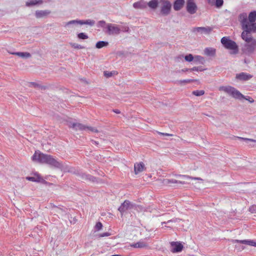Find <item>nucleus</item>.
I'll list each match as a JSON object with an SVG mask.
<instances>
[{
	"mask_svg": "<svg viewBox=\"0 0 256 256\" xmlns=\"http://www.w3.org/2000/svg\"><path fill=\"white\" fill-rule=\"evenodd\" d=\"M134 172L138 174L144 170V164L143 162L136 163L134 164Z\"/></svg>",
	"mask_w": 256,
	"mask_h": 256,
	"instance_id": "nucleus-20",
	"label": "nucleus"
},
{
	"mask_svg": "<svg viewBox=\"0 0 256 256\" xmlns=\"http://www.w3.org/2000/svg\"><path fill=\"white\" fill-rule=\"evenodd\" d=\"M256 48V40L255 39L246 42L244 44V50L246 53H252Z\"/></svg>",
	"mask_w": 256,
	"mask_h": 256,
	"instance_id": "nucleus-8",
	"label": "nucleus"
},
{
	"mask_svg": "<svg viewBox=\"0 0 256 256\" xmlns=\"http://www.w3.org/2000/svg\"><path fill=\"white\" fill-rule=\"evenodd\" d=\"M108 45V42L106 41H99L96 44V48L98 49L102 48L104 47L107 46Z\"/></svg>",
	"mask_w": 256,
	"mask_h": 256,
	"instance_id": "nucleus-25",
	"label": "nucleus"
},
{
	"mask_svg": "<svg viewBox=\"0 0 256 256\" xmlns=\"http://www.w3.org/2000/svg\"><path fill=\"white\" fill-rule=\"evenodd\" d=\"M158 134L160 135H162V136H172L173 134H168V133H164V132H158Z\"/></svg>",
	"mask_w": 256,
	"mask_h": 256,
	"instance_id": "nucleus-39",
	"label": "nucleus"
},
{
	"mask_svg": "<svg viewBox=\"0 0 256 256\" xmlns=\"http://www.w3.org/2000/svg\"><path fill=\"white\" fill-rule=\"evenodd\" d=\"M184 0H175L173 4V8L175 11H180L184 7Z\"/></svg>",
	"mask_w": 256,
	"mask_h": 256,
	"instance_id": "nucleus-15",
	"label": "nucleus"
},
{
	"mask_svg": "<svg viewBox=\"0 0 256 256\" xmlns=\"http://www.w3.org/2000/svg\"><path fill=\"white\" fill-rule=\"evenodd\" d=\"M176 178L182 179V180H178L174 179H166L164 180V182L165 184H188L187 180H202L200 178L192 177L188 175L182 174H175Z\"/></svg>",
	"mask_w": 256,
	"mask_h": 256,
	"instance_id": "nucleus-4",
	"label": "nucleus"
},
{
	"mask_svg": "<svg viewBox=\"0 0 256 256\" xmlns=\"http://www.w3.org/2000/svg\"><path fill=\"white\" fill-rule=\"evenodd\" d=\"M172 252H180L183 248V246L179 242H172L170 243Z\"/></svg>",
	"mask_w": 256,
	"mask_h": 256,
	"instance_id": "nucleus-14",
	"label": "nucleus"
},
{
	"mask_svg": "<svg viewBox=\"0 0 256 256\" xmlns=\"http://www.w3.org/2000/svg\"><path fill=\"white\" fill-rule=\"evenodd\" d=\"M114 256H120L118 254H114Z\"/></svg>",
	"mask_w": 256,
	"mask_h": 256,
	"instance_id": "nucleus-50",
	"label": "nucleus"
},
{
	"mask_svg": "<svg viewBox=\"0 0 256 256\" xmlns=\"http://www.w3.org/2000/svg\"><path fill=\"white\" fill-rule=\"evenodd\" d=\"M102 228V224L100 222H98L96 224L95 226V229L96 230L98 231L100 230Z\"/></svg>",
	"mask_w": 256,
	"mask_h": 256,
	"instance_id": "nucleus-37",
	"label": "nucleus"
},
{
	"mask_svg": "<svg viewBox=\"0 0 256 256\" xmlns=\"http://www.w3.org/2000/svg\"><path fill=\"white\" fill-rule=\"evenodd\" d=\"M246 140H250V141H254L252 140L251 139H246Z\"/></svg>",
	"mask_w": 256,
	"mask_h": 256,
	"instance_id": "nucleus-49",
	"label": "nucleus"
},
{
	"mask_svg": "<svg viewBox=\"0 0 256 256\" xmlns=\"http://www.w3.org/2000/svg\"><path fill=\"white\" fill-rule=\"evenodd\" d=\"M107 32L108 34H118L120 32V28L115 24H108L106 26Z\"/></svg>",
	"mask_w": 256,
	"mask_h": 256,
	"instance_id": "nucleus-11",
	"label": "nucleus"
},
{
	"mask_svg": "<svg viewBox=\"0 0 256 256\" xmlns=\"http://www.w3.org/2000/svg\"><path fill=\"white\" fill-rule=\"evenodd\" d=\"M98 24L99 25L101 26H104L105 24V22L104 21H100Z\"/></svg>",
	"mask_w": 256,
	"mask_h": 256,
	"instance_id": "nucleus-44",
	"label": "nucleus"
},
{
	"mask_svg": "<svg viewBox=\"0 0 256 256\" xmlns=\"http://www.w3.org/2000/svg\"><path fill=\"white\" fill-rule=\"evenodd\" d=\"M161 0H151L147 2L148 6L151 10H156Z\"/></svg>",
	"mask_w": 256,
	"mask_h": 256,
	"instance_id": "nucleus-18",
	"label": "nucleus"
},
{
	"mask_svg": "<svg viewBox=\"0 0 256 256\" xmlns=\"http://www.w3.org/2000/svg\"><path fill=\"white\" fill-rule=\"evenodd\" d=\"M32 160L33 161L46 164L55 168H60L62 166V164L52 156L41 153L39 151H36L32 156Z\"/></svg>",
	"mask_w": 256,
	"mask_h": 256,
	"instance_id": "nucleus-2",
	"label": "nucleus"
},
{
	"mask_svg": "<svg viewBox=\"0 0 256 256\" xmlns=\"http://www.w3.org/2000/svg\"><path fill=\"white\" fill-rule=\"evenodd\" d=\"M175 222V220H168V221L166 222V224H168V223H169V222ZM163 223H164V224H166V222H163Z\"/></svg>",
	"mask_w": 256,
	"mask_h": 256,
	"instance_id": "nucleus-47",
	"label": "nucleus"
},
{
	"mask_svg": "<svg viewBox=\"0 0 256 256\" xmlns=\"http://www.w3.org/2000/svg\"><path fill=\"white\" fill-rule=\"evenodd\" d=\"M133 6L136 9L144 10L147 8L148 4L146 2L143 0H140L134 2L133 4Z\"/></svg>",
	"mask_w": 256,
	"mask_h": 256,
	"instance_id": "nucleus-16",
	"label": "nucleus"
},
{
	"mask_svg": "<svg viewBox=\"0 0 256 256\" xmlns=\"http://www.w3.org/2000/svg\"><path fill=\"white\" fill-rule=\"evenodd\" d=\"M251 78L252 76L250 74L244 72H241L240 74H237L236 76V78L237 79L242 80H247L250 79Z\"/></svg>",
	"mask_w": 256,
	"mask_h": 256,
	"instance_id": "nucleus-19",
	"label": "nucleus"
},
{
	"mask_svg": "<svg viewBox=\"0 0 256 256\" xmlns=\"http://www.w3.org/2000/svg\"><path fill=\"white\" fill-rule=\"evenodd\" d=\"M224 4V0H216L214 2V6L217 8H220Z\"/></svg>",
	"mask_w": 256,
	"mask_h": 256,
	"instance_id": "nucleus-30",
	"label": "nucleus"
},
{
	"mask_svg": "<svg viewBox=\"0 0 256 256\" xmlns=\"http://www.w3.org/2000/svg\"><path fill=\"white\" fill-rule=\"evenodd\" d=\"M184 59L186 61L190 62L194 60V57L192 54H189L184 56Z\"/></svg>",
	"mask_w": 256,
	"mask_h": 256,
	"instance_id": "nucleus-33",
	"label": "nucleus"
},
{
	"mask_svg": "<svg viewBox=\"0 0 256 256\" xmlns=\"http://www.w3.org/2000/svg\"><path fill=\"white\" fill-rule=\"evenodd\" d=\"M242 26L244 30L241 36L245 42L254 39L250 34L251 32H256V17H242Z\"/></svg>",
	"mask_w": 256,
	"mask_h": 256,
	"instance_id": "nucleus-1",
	"label": "nucleus"
},
{
	"mask_svg": "<svg viewBox=\"0 0 256 256\" xmlns=\"http://www.w3.org/2000/svg\"><path fill=\"white\" fill-rule=\"evenodd\" d=\"M146 244L143 240H141L139 242L132 244H130L131 247H133L134 248H143L146 246Z\"/></svg>",
	"mask_w": 256,
	"mask_h": 256,
	"instance_id": "nucleus-22",
	"label": "nucleus"
},
{
	"mask_svg": "<svg viewBox=\"0 0 256 256\" xmlns=\"http://www.w3.org/2000/svg\"><path fill=\"white\" fill-rule=\"evenodd\" d=\"M26 179L28 180L32 181V182H40L41 180H42V178L40 177V176H37L36 177H34V176H29L27 177Z\"/></svg>",
	"mask_w": 256,
	"mask_h": 256,
	"instance_id": "nucleus-27",
	"label": "nucleus"
},
{
	"mask_svg": "<svg viewBox=\"0 0 256 256\" xmlns=\"http://www.w3.org/2000/svg\"><path fill=\"white\" fill-rule=\"evenodd\" d=\"M44 3V0H28L26 2L27 7H32L41 5Z\"/></svg>",
	"mask_w": 256,
	"mask_h": 256,
	"instance_id": "nucleus-17",
	"label": "nucleus"
},
{
	"mask_svg": "<svg viewBox=\"0 0 256 256\" xmlns=\"http://www.w3.org/2000/svg\"><path fill=\"white\" fill-rule=\"evenodd\" d=\"M133 204L130 203V202L128 200H126L119 207L118 210L122 214L125 212L128 209H130L133 207Z\"/></svg>",
	"mask_w": 256,
	"mask_h": 256,
	"instance_id": "nucleus-13",
	"label": "nucleus"
},
{
	"mask_svg": "<svg viewBox=\"0 0 256 256\" xmlns=\"http://www.w3.org/2000/svg\"><path fill=\"white\" fill-rule=\"evenodd\" d=\"M110 236L109 233L108 232H104L100 235V237H104V236Z\"/></svg>",
	"mask_w": 256,
	"mask_h": 256,
	"instance_id": "nucleus-42",
	"label": "nucleus"
},
{
	"mask_svg": "<svg viewBox=\"0 0 256 256\" xmlns=\"http://www.w3.org/2000/svg\"><path fill=\"white\" fill-rule=\"evenodd\" d=\"M240 16H247V14H240Z\"/></svg>",
	"mask_w": 256,
	"mask_h": 256,
	"instance_id": "nucleus-48",
	"label": "nucleus"
},
{
	"mask_svg": "<svg viewBox=\"0 0 256 256\" xmlns=\"http://www.w3.org/2000/svg\"><path fill=\"white\" fill-rule=\"evenodd\" d=\"M221 42L226 48L232 50V54H235L238 52V46L234 41L230 40L228 37H223L221 39Z\"/></svg>",
	"mask_w": 256,
	"mask_h": 256,
	"instance_id": "nucleus-5",
	"label": "nucleus"
},
{
	"mask_svg": "<svg viewBox=\"0 0 256 256\" xmlns=\"http://www.w3.org/2000/svg\"><path fill=\"white\" fill-rule=\"evenodd\" d=\"M208 2L212 5V6H214V2H215V0H206Z\"/></svg>",
	"mask_w": 256,
	"mask_h": 256,
	"instance_id": "nucleus-41",
	"label": "nucleus"
},
{
	"mask_svg": "<svg viewBox=\"0 0 256 256\" xmlns=\"http://www.w3.org/2000/svg\"><path fill=\"white\" fill-rule=\"evenodd\" d=\"M248 16H256V11L254 10L250 12Z\"/></svg>",
	"mask_w": 256,
	"mask_h": 256,
	"instance_id": "nucleus-43",
	"label": "nucleus"
},
{
	"mask_svg": "<svg viewBox=\"0 0 256 256\" xmlns=\"http://www.w3.org/2000/svg\"><path fill=\"white\" fill-rule=\"evenodd\" d=\"M10 53L23 58H28L31 56V54L28 52H16Z\"/></svg>",
	"mask_w": 256,
	"mask_h": 256,
	"instance_id": "nucleus-24",
	"label": "nucleus"
},
{
	"mask_svg": "<svg viewBox=\"0 0 256 256\" xmlns=\"http://www.w3.org/2000/svg\"><path fill=\"white\" fill-rule=\"evenodd\" d=\"M114 112L116 114L120 113V111L118 110H114Z\"/></svg>",
	"mask_w": 256,
	"mask_h": 256,
	"instance_id": "nucleus-46",
	"label": "nucleus"
},
{
	"mask_svg": "<svg viewBox=\"0 0 256 256\" xmlns=\"http://www.w3.org/2000/svg\"><path fill=\"white\" fill-rule=\"evenodd\" d=\"M248 210L252 214H256V204L251 206L249 208Z\"/></svg>",
	"mask_w": 256,
	"mask_h": 256,
	"instance_id": "nucleus-35",
	"label": "nucleus"
},
{
	"mask_svg": "<svg viewBox=\"0 0 256 256\" xmlns=\"http://www.w3.org/2000/svg\"><path fill=\"white\" fill-rule=\"evenodd\" d=\"M104 76L106 77H110L112 76V72H104Z\"/></svg>",
	"mask_w": 256,
	"mask_h": 256,
	"instance_id": "nucleus-40",
	"label": "nucleus"
},
{
	"mask_svg": "<svg viewBox=\"0 0 256 256\" xmlns=\"http://www.w3.org/2000/svg\"><path fill=\"white\" fill-rule=\"evenodd\" d=\"M190 70V69H188V68H184V69H182V72H187V71Z\"/></svg>",
	"mask_w": 256,
	"mask_h": 256,
	"instance_id": "nucleus-45",
	"label": "nucleus"
},
{
	"mask_svg": "<svg viewBox=\"0 0 256 256\" xmlns=\"http://www.w3.org/2000/svg\"><path fill=\"white\" fill-rule=\"evenodd\" d=\"M202 68L200 67H194L190 70V71H202Z\"/></svg>",
	"mask_w": 256,
	"mask_h": 256,
	"instance_id": "nucleus-38",
	"label": "nucleus"
},
{
	"mask_svg": "<svg viewBox=\"0 0 256 256\" xmlns=\"http://www.w3.org/2000/svg\"><path fill=\"white\" fill-rule=\"evenodd\" d=\"M212 28L210 26L196 27L194 28L192 32L196 34H208L212 31Z\"/></svg>",
	"mask_w": 256,
	"mask_h": 256,
	"instance_id": "nucleus-10",
	"label": "nucleus"
},
{
	"mask_svg": "<svg viewBox=\"0 0 256 256\" xmlns=\"http://www.w3.org/2000/svg\"><path fill=\"white\" fill-rule=\"evenodd\" d=\"M186 10L190 14H194L196 12L198 6L194 0H186Z\"/></svg>",
	"mask_w": 256,
	"mask_h": 256,
	"instance_id": "nucleus-9",
	"label": "nucleus"
},
{
	"mask_svg": "<svg viewBox=\"0 0 256 256\" xmlns=\"http://www.w3.org/2000/svg\"><path fill=\"white\" fill-rule=\"evenodd\" d=\"M50 12L48 10H38L36 12V16H46L47 15L50 14Z\"/></svg>",
	"mask_w": 256,
	"mask_h": 256,
	"instance_id": "nucleus-26",
	"label": "nucleus"
},
{
	"mask_svg": "<svg viewBox=\"0 0 256 256\" xmlns=\"http://www.w3.org/2000/svg\"><path fill=\"white\" fill-rule=\"evenodd\" d=\"M235 242H240L242 244H248L251 246H254L256 247V242L252 240H234Z\"/></svg>",
	"mask_w": 256,
	"mask_h": 256,
	"instance_id": "nucleus-23",
	"label": "nucleus"
},
{
	"mask_svg": "<svg viewBox=\"0 0 256 256\" xmlns=\"http://www.w3.org/2000/svg\"><path fill=\"white\" fill-rule=\"evenodd\" d=\"M71 24H86L90 26H92L94 24V21L91 20H73L70 21L67 23V25H70Z\"/></svg>",
	"mask_w": 256,
	"mask_h": 256,
	"instance_id": "nucleus-12",
	"label": "nucleus"
},
{
	"mask_svg": "<svg viewBox=\"0 0 256 256\" xmlns=\"http://www.w3.org/2000/svg\"><path fill=\"white\" fill-rule=\"evenodd\" d=\"M68 125L70 128H72L75 130H84L93 132H98V130L94 128L87 126L80 123L68 122Z\"/></svg>",
	"mask_w": 256,
	"mask_h": 256,
	"instance_id": "nucleus-6",
	"label": "nucleus"
},
{
	"mask_svg": "<svg viewBox=\"0 0 256 256\" xmlns=\"http://www.w3.org/2000/svg\"><path fill=\"white\" fill-rule=\"evenodd\" d=\"M94 142L96 144H98V143L96 142Z\"/></svg>",
	"mask_w": 256,
	"mask_h": 256,
	"instance_id": "nucleus-51",
	"label": "nucleus"
},
{
	"mask_svg": "<svg viewBox=\"0 0 256 256\" xmlns=\"http://www.w3.org/2000/svg\"><path fill=\"white\" fill-rule=\"evenodd\" d=\"M195 60L198 61L199 62L202 63L204 62V58L200 56H196L194 57Z\"/></svg>",
	"mask_w": 256,
	"mask_h": 256,
	"instance_id": "nucleus-36",
	"label": "nucleus"
},
{
	"mask_svg": "<svg viewBox=\"0 0 256 256\" xmlns=\"http://www.w3.org/2000/svg\"><path fill=\"white\" fill-rule=\"evenodd\" d=\"M160 12L162 14L168 15L172 10V4L169 0H161Z\"/></svg>",
	"mask_w": 256,
	"mask_h": 256,
	"instance_id": "nucleus-7",
	"label": "nucleus"
},
{
	"mask_svg": "<svg viewBox=\"0 0 256 256\" xmlns=\"http://www.w3.org/2000/svg\"><path fill=\"white\" fill-rule=\"evenodd\" d=\"M118 26L120 28V31L123 32H128L129 28L126 24H125L124 25Z\"/></svg>",
	"mask_w": 256,
	"mask_h": 256,
	"instance_id": "nucleus-32",
	"label": "nucleus"
},
{
	"mask_svg": "<svg viewBox=\"0 0 256 256\" xmlns=\"http://www.w3.org/2000/svg\"><path fill=\"white\" fill-rule=\"evenodd\" d=\"M204 94V91L203 90H196L192 92V94L196 96H201Z\"/></svg>",
	"mask_w": 256,
	"mask_h": 256,
	"instance_id": "nucleus-31",
	"label": "nucleus"
},
{
	"mask_svg": "<svg viewBox=\"0 0 256 256\" xmlns=\"http://www.w3.org/2000/svg\"><path fill=\"white\" fill-rule=\"evenodd\" d=\"M195 80H194V79H187V80H180L179 81V83L180 84H187V83H190V82H193Z\"/></svg>",
	"mask_w": 256,
	"mask_h": 256,
	"instance_id": "nucleus-34",
	"label": "nucleus"
},
{
	"mask_svg": "<svg viewBox=\"0 0 256 256\" xmlns=\"http://www.w3.org/2000/svg\"><path fill=\"white\" fill-rule=\"evenodd\" d=\"M216 49L212 48H206L204 50V54L208 56H214L216 54Z\"/></svg>",
	"mask_w": 256,
	"mask_h": 256,
	"instance_id": "nucleus-21",
	"label": "nucleus"
},
{
	"mask_svg": "<svg viewBox=\"0 0 256 256\" xmlns=\"http://www.w3.org/2000/svg\"><path fill=\"white\" fill-rule=\"evenodd\" d=\"M70 44L73 48H76V49H84V46L80 44H76V43H70Z\"/></svg>",
	"mask_w": 256,
	"mask_h": 256,
	"instance_id": "nucleus-29",
	"label": "nucleus"
},
{
	"mask_svg": "<svg viewBox=\"0 0 256 256\" xmlns=\"http://www.w3.org/2000/svg\"><path fill=\"white\" fill-rule=\"evenodd\" d=\"M220 90L224 92L235 98L238 100L245 99L250 103L254 102V100L252 98L248 96H245L234 87L230 86H223L220 88Z\"/></svg>",
	"mask_w": 256,
	"mask_h": 256,
	"instance_id": "nucleus-3",
	"label": "nucleus"
},
{
	"mask_svg": "<svg viewBox=\"0 0 256 256\" xmlns=\"http://www.w3.org/2000/svg\"><path fill=\"white\" fill-rule=\"evenodd\" d=\"M78 38L80 40H86L88 38V36L84 32H80L78 34Z\"/></svg>",
	"mask_w": 256,
	"mask_h": 256,
	"instance_id": "nucleus-28",
	"label": "nucleus"
}]
</instances>
